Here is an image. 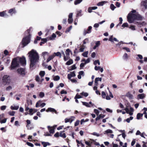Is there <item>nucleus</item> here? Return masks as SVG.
<instances>
[{
	"mask_svg": "<svg viewBox=\"0 0 147 147\" xmlns=\"http://www.w3.org/2000/svg\"><path fill=\"white\" fill-rule=\"evenodd\" d=\"M28 54L30 61V68H32L38 62L39 56L36 51L34 49H32Z\"/></svg>",
	"mask_w": 147,
	"mask_h": 147,
	"instance_id": "1",
	"label": "nucleus"
},
{
	"mask_svg": "<svg viewBox=\"0 0 147 147\" xmlns=\"http://www.w3.org/2000/svg\"><path fill=\"white\" fill-rule=\"evenodd\" d=\"M136 12L135 10H133L128 14L127 16V19L129 23H132L133 21L136 19L138 20H143V18L142 16L139 14H136L135 13H134Z\"/></svg>",
	"mask_w": 147,
	"mask_h": 147,
	"instance_id": "2",
	"label": "nucleus"
},
{
	"mask_svg": "<svg viewBox=\"0 0 147 147\" xmlns=\"http://www.w3.org/2000/svg\"><path fill=\"white\" fill-rule=\"evenodd\" d=\"M30 35H29L23 38L22 41V43L23 45V47H24L30 42Z\"/></svg>",
	"mask_w": 147,
	"mask_h": 147,
	"instance_id": "3",
	"label": "nucleus"
},
{
	"mask_svg": "<svg viewBox=\"0 0 147 147\" xmlns=\"http://www.w3.org/2000/svg\"><path fill=\"white\" fill-rule=\"evenodd\" d=\"M127 113L129 114L130 115L133 114L134 110L130 106H127L124 109Z\"/></svg>",
	"mask_w": 147,
	"mask_h": 147,
	"instance_id": "4",
	"label": "nucleus"
},
{
	"mask_svg": "<svg viewBox=\"0 0 147 147\" xmlns=\"http://www.w3.org/2000/svg\"><path fill=\"white\" fill-rule=\"evenodd\" d=\"M19 62L17 59V58L14 59L12 62L11 65V69L13 68H15L19 65Z\"/></svg>",
	"mask_w": 147,
	"mask_h": 147,
	"instance_id": "5",
	"label": "nucleus"
},
{
	"mask_svg": "<svg viewBox=\"0 0 147 147\" xmlns=\"http://www.w3.org/2000/svg\"><path fill=\"white\" fill-rule=\"evenodd\" d=\"M17 59L19 62L23 66H25L26 64V58L24 57H22V58L17 57Z\"/></svg>",
	"mask_w": 147,
	"mask_h": 147,
	"instance_id": "6",
	"label": "nucleus"
},
{
	"mask_svg": "<svg viewBox=\"0 0 147 147\" xmlns=\"http://www.w3.org/2000/svg\"><path fill=\"white\" fill-rule=\"evenodd\" d=\"M3 81L5 83H9L10 81V77L7 75H5L3 79Z\"/></svg>",
	"mask_w": 147,
	"mask_h": 147,
	"instance_id": "7",
	"label": "nucleus"
},
{
	"mask_svg": "<svg viewBox=\"0 0 147 147\" xmlns=\"http://www.w3.org/2000/svg\"><path fill=\"white\" fill-rule=\"evenodd\" d=\"M17 71L18 74H20L21 75L24 76L25 74V71L24 69L22 68L18 69Z\"/></svg>",
	"mask_w": 147,
	"mask_h": 147,
	"instance_id": "8",
	"label": "nucleus"
},
{
	"mask_svg": "<svg viewBox=\"0 0 147 147\" xmlns=\"http://www.w3.org/2000/svg\"><path fill=\"white\" fill-rule=\"evenodd\" d=\"M92 28V26H89L87 30H86L85 29L84 30L83 32V35L85 36L87 34H89L91 32V30Z\"/></svg>",
	"mask_w": 147,
	"mask_h": 147,
	"instance_id": "9",
	"label": "nucleus"
},
{
	"mask_svg": "<svg viewBox=\"0 0 147 147\" xmlns=\"http://www.w3.org/2000/svg\"><path fill=\"white\" fill-rule=\"evenodd\" d=\"M56 127V126H54L53 127H50L49 126H48V128L50 134H53L54 133V129Z\"/></svg>",
	"mask_w": 147,
	"mask_h": 147,
	"instance_id": "10",
	"label": "nucleus"
},
{
	"mask_svg": "<svg viewBox=\"0 0 147 147\" xmlns=\"http://www.w3.org/2000/svg\"><path fill=\"white\" fill-rule=\"evenodd\" d=\"M146 96V94L144 93L139 94L137 95V99H142Z\"/></svg>",
	"mask_w": 147,
	"mask_h": 147,
	"instance_id": "11",
	"label": "nucleus"
},
{
	"mask_svg": "<svg viewBox=\"0 0 147 147\" xmlns=\"http://www.w3.org/2000/svg\"><path fill=\"white\" fill-rule=\"evenodd\" d=\"M47 112H55V113L57 114V112L56 110L54 108H49L46 111Z\"/></svg>",
	"mask_w": 147,
	"mask_h": 147,
	"instance_id": "12",
	"label": "nucleus"
},
{
	"mask_svg": "<svg viewBox=\"0 0 147 147\" xmlns=\"http://www.w3.org/2000/svg\"><path fill=\"white\" fill-rule=\"evenodd\" d=\"M76 76V74L74 72H71L70 74H69L67 75V77L70 80L71 78L73 77H75Z\"/></svg>",
	"mask_w": 147,
	"mask_h": 147,
	"instance_id": "13",
	"label": "nucleus"
},
{
	"mask_svg": "<svg viewBox=\"0 0 147 147\" xmlns=\"http://www.w3.org/2000/svg\"><path fill=\"white\" fill-rule=\"evenodd\" d=\"M102 81V78H96L95 79L94 81L95 85L97 86H98V81H100L101 82Z\"/></svg>",
	"mask_w": 147,
	"mask_h": 147,
	"instance_id": "14",
	"label": "nucleus"
},
{
	"mask_svg": "<svg viewBox=\"0 0 147 147\" xmlns=\"http://www.w3.org/2000/svg\"><path fill=\"white\" fill-rule=\"evenodd\" d=\"M113 133V131L110 129H108L103 132L104 134H112Z\"/></svg>",
	"mask_w": 147,
	"mask_h": 147,
	"instance_id": "15",
	"label": "nucleus"
},
{
	"mask_svg": "<svg viewBox=\"0 0 147 147\" xmlns=\"http://www.w3.org/2000/svg\"><path fill=\"white\" fill-rule=\"evenodd\" d=\"M16 12V11L15 8L10 9L8 11V13H10L11 15H12L13 13H15Z\"/></svg>",
	"mask_w": 147,
	"mask_h": 147,
	"instance_id": "16",
	"label": "nucleus"
},
{
	"mask_svg": "<svg viewBox=\"0 0 147 147\" xmlns=\"http://www.w3.org/2000/svg\"><path fill=\"white\" fill-rule=\"evenodd\" d=\"M107 3V2L106 1H102L98 3L97 5L98 6H103L105 4Z\"/></svg>",
	"mask_w": 147,
	"mask_h": 147,
	"instance_id": "17",
	"label": "nucleus"
},
{
	"mask_svg": "<svg viewBox=\"0 0 147 147\" xmlns=\"http://www.w3.org/2000/svg\"><path fill=\"white\" fill-rule=\"evenodd\" d=\"M55 57V55L53 54V55L50 56L47 59V61L49 62L51 59H53Z\"/></svg>",
	"mask_w": 147,
	"mask_h": 147,
	"instance_id": "18",
	"label": "nucleus"
},
{
	"mask_svg": "<svg viewBox=\"0 0 147 147\" xmlns=\"http://www.w3.org/2000/svg\"><path fill=\"white\" fill-rule=\"evenodd\" d=\"M147 3V0L142 1L141 3V5L143 6L145 8H146L147 7V6L146 5V3Z\"/></svg>",
	"mask_w": 147,
	"mask_h": 147,
	"instance_id": "19",
	"label": "nucleus"
},
{
	"mask_svg": "<svg viewBox=\"0 0 147 147\" xmlns=\"http://www.w3.org/2000/svg\"><path fill=\"white\" fill-rule=\"evenodd\" d=\"M42 144L43 145L44 147H46L47 146H49L50 145L49 142H42Z\"/></svg>",
	"mask_w": 147,
	"mask_h": 147,
	"instance_id": "20",
	"label": "nucleus"
},
{
	"mask_svg": "<svg viewBox=\"0 0 147 147\" xmlns=\"http://www.w3.org/2000/svg\"><path fill=\"white\" fill-rule=\"evenodd\" d=\"M126 96L128 97L130 99H132L133 98V95L130 94L129 92L127 93L126 94Z\"/></svg>",
	"mask_w": 147,
	"mask_h": 147,
	"instance_id": "21",
	"label": "nucleus"
},
{
	"mask_svg": "<svg viewBox=\"0 0 147 147\" xmlns=\"http://www.w3.org/2000/svg\"><path fill=\"white\" fill-rule=\"evenodd\" d=\"M47 39L46 38H42L41 39V42L40 43V45L41 46L43 44L47 42Z\"/></svg>",
	"mask_w": 147,
	"mask_h": 147,
	"instance_id": "22",
	"label": "nucleus"
},
{
	"mask_svg": "<svg viewBox=\"0 0 147 147\" xmlns=\"http://www.w3.org/2000/svg\"><path fill=\"white\" fill-rule=\"evenodd\" d=\"M19 107L18 106H11V109L12 110H17L19 108Z\"/></svg>",
	"mask_w": 147,
	"mask_h": 147,
	"instance_id": "23",
	"label": "nucleus"
},
{
	"mask_svg": "<svg viewBox=\"0 0 147 147\" xmlns=\"http://www.w3.org/2000/svg\"><path fill=\"white\" fill-rule=\"evenodd\" d=\"M144 112L143 114L145 115V117L147 119V108H144L143 109Z\"/></svg>",
	"mask_w": 147,
	"mask_h": 147,
	"instance_id": "24",
	"label": "nucleus"
},
{
	"mask_svg": "<svg viewBox=\"0 0 147 147\" xmlns=\"http://www.w3.org/2000/svg\"><path fill=\"white\" fill-rule=\"evenodd\" d=\"M143 116V114L138 113L137 115V119H139L140 118Z\"/></svg>",
	"mask_w": 147,
	"mask_h": 147,
	"instance_id": "25",
	"label": "nucleus"
},
{
	"mask_svg": "<svg viewBox=\"0 0 147 147\" xmlns=\"http://www.w3.org/2000/svg\"><path fill=\"white\" fill-rule=\"evenodd\" d=\"M54 54L55 55V56H59L60 58H61V54L60 52H58L57 53H54Z\"/></svg>",
	"mask_w": 147,
	"mask_h": 147,
	"instance_id": "26",
	"label": "nucleus"
},
{
	"mask_svg": "<svg viewBox=\"0 0 147 147\" xmlns=\"http://www.w3.org/2000/svg\"><path fill=\"white\" fill-rule=\"evenodd\" d=\"M82 103L83 105L86 106L87 107H91V105L87 102H82Z\"/></svg>",
	"mask_w": 147,
	"mask_h": 147,
	"instance_id": "27",
	"label": "nucleus"
},
{
	"mask_svg": "<svg viewBox=\"0 0 147 147\" xmlns=\"http://www.w3.org/2000/svg\"><path fill=\"white\" fill-rule=\"evenodd\" d=\"M82 1V0H76L74 2L75 5H77L81 3Z\"/></svg>",
	"mask_w": 147,
	"mask_h": 147,
	"instance_id": "28",
	"label": "nucleus"
},
{
	"mask_svg": "<svg viewBox=\"0 0 147 147\" xmlns=\"http://www.w3.org/2000/svg\"><path fill=\"white\" fill-rule=\"evenodd\" d=\"M59 136L63 138H65L66 137L65 134L63 132H61L60 133Z\"/></svg>",
	"mask_w": 147,
	"mask_h": 147,
	"instance_id": "29",
	"label": "nucleus"
},
{
	"mask_svg": "<svg viewBox=\"0 0 147 147\" xmlns=\"http://www.w3.org/2000/svg\"><path fill=\"white\" fill-rule=\"evenodd\" d=\"M53 80L54 81H56L60 79V77L58 76H55L53 77Z\"/></svg>",
	"mask_w": 147,
	"mask_h": 147,
	"instance_id": "30",
	"label": "nucleus"
},
{
	"mask_svg": "<svg viewBox=\"0 0 147 147\" xmlns=\"http://www.w3.org/2000/svg\"><path fill=\"white\" fill-rule=\"evenodd\" d=\"M45 75V72L44 71H41L39 73V75L41 78L43 77Z\"/></svg>",
	"mask_w": 147,
	"mask_h": 147,
	"instance_id": "31",
	"label": "nucleus"
},
{
	"mask_svg": "<svg viewBox=\"0 0 147 147\" xmlns=\"http://www.w3.org/2000/svg\"><path fill=\"white\" fill-rule=\"evenodd\" d=\"M123 59L125 60H127L128 58V55L126 53H125L123 57Z\"/></svg>",
	"mask_w": 147,
	"mask_h": 147,
	"instance_id": "32",
	"label": "nucleus"
},
{
	"mask_svg": "<svg viewBox=\"0 0 147 147\" xmlns=\"http://www.w3.org/2000/svg\"><path fill=\"white\" fill-rule=\"evenodd\" d=\"M73 63V61L71 59L69 60L66 63V64L67 65H69Z\"/></svg>",
	"mask_w": 147,
	"mask_h": 147,
	"instance_id": "33",
	"label": "nucleus"
},
{
	"mask_svg": "<svg viewBox=\"0 0 147 147\" xmlns=\"http://www.w3.org/2000/svg\"><path fill=\"white\" fill-rule=\"evenodd\" d=\"M63 54L64 55V60L65 61H66L69 59V57L67 56H65L64 52H63Z\"/></svg>",
	"mask_w": 147,
	"mask_h": 147,
	"instance_id": "34",
	"label": "nucleus"
},
{
	"mask_svg": "<svg viewBox=\"0 0 147 147\" xmlns=\"http://www.w3.org/2000/svg\"><path fill=\"white\" fill-rule=\"evenodd\" d=\"M88 53V51L85 52L82 54V55L85 57H87Z\"/></svg>",
	"mask_w": 147,
	"mask_h": 147,
	"instance_id": "35",
	"label": "nucleus"
},
{
	"mask_svg": "<svg viewBox=\"0 0 147 147\" xmlns=\"http://www.w3.org/2000/svg\"><path fill=\"white\" fill-rule=\"evenodd\" d=\"M82 12V11L81 10H80L78 11L77 13V14L76 16H82V15L81 14Z\"/></svg>",
	"mask_w": 147,
	"mask_h": 147,
	"instance_id": "36",
	"label": "nucleus"
},
{
	"mask_svg": "<svg viewBox=\"0 0 147 147\" xmlns=\"http://www.w3.org/2000/svg\"><path fill=\"white\" fill-rule=\"evenodd\" d=\"M133 117H130L129 118L127 119H126V121L128 123H129L130 122L131 120H132L133 119Z\"/></svg>",
	"mask_w": 147,
	"mask_h": 147,
	"instance_id": "37",
	"label": "nucleus"
},
{
	"mask_svg": "<svg viewBox=\"0 0 147 147\" xmlns=\"http://www.w3.org/2000/svg\"><path fill=\"white\" fill-rule=\"evenodd\" d=\"M42 102V101L40 100L38 101L36 103V107H38L39 106V105Z\"/></svg>",
	"mask_w": 147,
	"mask_h": 147,
	"instance_id": "38",
	"label": "nucleus"
},
{
	"mask_svg": "<svg viewBox=\"0 0 147 147\" xmlns=\"http://www.w3.org/2000/svg\"><path fill=\"white\" fill-rule=\"evenodd\" d=\"M97 64H98V65H100V63L99 61L98 60L95 61L94 62V65H96Z\"/></svg>",
	"mask_w": 147,
	"mask_h": 147,
	"instance_id": "39",
	"label": "nucleus"
},
{
	"mask_svg": "<svg viewBox=\"0 0 147 147\" xmlns=\"http://www.w3.org/2000/svg\"><path fill=\"white\" fill-rule=\"evenodd\" d=\"M15 113V112L13 111H9L8 112V114L11 116H14Z\"/></svg>",
	"mask_w": 147,
	"mask_h": 147,
	"instance_id": "40",
	"label": "nucleus"
},
{
	"mask_svg": "<svg viewBox=\"0 0 147 147\" xmlns=\"http://www.w3.org/2000/svg\"><path fill=\"white\" fill-rule=\"evenodd\" d=\"M45 96V94L43 92H41L39 94V96L40 98H43Z\"/></svg>",
	"mask_w": 147,
	"mask_h": 147,
	"instance_id": "41",
	"label": "nucleus"
},
{
	"mask_svg": "<svg viewBox=\"0 0 147 147\" xmlns=\"http://www.w3.org/2000/svg\"><path fill=\"white\" fill-rule=\"evenodd\" d=\"M6 13L5 11H3L0 13V16L1 17H3L4 16Z\"/></svg>",
	"mask_w": 147,
	"mask_h": 147,
	"instance_id": "42",
	"label": "nucleus"
},
{
	"mask_svg": "<svg viewBox=\"0 0 147 147\" xmlns=\"http://www.w3.org/2000/svg\"><path fill=\"white\" fill-rule=\"evenodd\" d=\"M94 112L95 113L96 115L98 116L99 113V111L96 109H94Z\"/></svg>",
	"mask_w": 147,
	"mask_h": 147,
	"instance_id": "43",
	"label": "nucleus"
},
{
	"mask_svg": "<svg viewBox=\"0 0 147 147\" xmlns=\"http://www.w3.org/2000/svg\"><path fill=\"white\" fill-rule=\"evenodd\" d=\"M110 7L112 10H114L116 8V7L113 4H111L110 5Z\"/></svg>",
	"mask_w": 147,
	"mask_h": 147,
	"instance_id": "44",
	"label": "nucleus"
},
{
	"mask_svg": "<svg viewBox=\"0 0 147 147\" xmlns=\"http://www.w3.org/2000/svg\"><path fill=\"white\" fill-rule=\"evenodd\" d=\"M81 94L85 96V97H87V96L88 94L87 92H82L80 94Z\"/></svg>",
	"mask_w": 147,
	"mask_h": 147,
	"instance_id": "45",
	"label": "nucleus"
},
{
	"mask_svg": "<svg viewBox=\"0 0 147 147\" xmlns=\"http://www.w3.org/2000/svg\"><path fill=\"white\" fill-rule=\"evenodd\" d=\"M70 52V50L69 49H67L66 50V56H69Z\"/></svg>",
	"mask_w": 147,
	"mask_h": 147,
	"instance_id": "46",
	"label": "nucleus"
},
{
	"mask_svg": "<svg viewBox=\"0 0 147 147\" xmlns=\"http://www.w3.org/2000/svg\"><path fill=\"white\" fill-rule=\"evenodd\" d=\"M44 136H52V135L50 133H49L48 132H46L44 134Z\"/></svg>",
	"mask_w": 147,
	"mask_h": 147,
	"instance_id": "47",
	"label": "nucleus"
},
{
	"mask_svg": "<svg viewBox=\"0 0 147 147\" xmlns=\"http://www.w3.org/2000/svg\"><path fill=\"white\" fill-rule=\"evenodd\" d=\"M89 42V39L88 38H86L83 41V44H85L87 43H88Z\"/></svg>",
	"mask_w": 147,
	"mask_h": 147,
	"instance_id": "48",
	"label": "nucleus"
},
{
	"mask_svg": "<svg viewBox=\"0 0 147 147\" xmlns=\"http://www.w3.org/2000/svg\"><path fill=\"white\" fill-rule=\"evenodd\" d=\"M106 96V94L105 92L104 91L102 92V96L103 98H105Z\"/></svg>",
	"mask_w": 147,
	"mask_h": 147,
	"instance_id": "49",
	"label": "nucleus"
},
{
	"mask_svg": "<svg viewBox=\"0 0 147 147\" xmlns=\"http://www.w3.org/2000/svg\"><path fill=\"white\" fill-rule=\"evenodd\" d=\"M80 121L79 120H77L76 122L75 123L74 125L75 126H78L79 124Z\"/></svg>",
	"mask_w": 147,
	"mask_h": 147,
	"instance_id": "50",
	"label": "nucleus"
},
{
	"mask_svg": "<svg viewBox=\"0 0 147 147\" xmlns=\"http://www.w3.org/2000/svg\"><path fill=\"white\" fill-rule=\"evenodd\" d=\"M68 23L69 24L71 23L73 21V19H72V18H68Z\"/></svg>",
	"mask_w": 147,
	"mask_h": 147,
	"instance_id": "51",
	"label": "nucleus"
},
{
	"mask_svg": "<svg viewBox=\"0 0 147 147\" xmlns=\"http://www.w3.org/2000/svg\"><path fill=\"white\" fill-rule=\"evenodd\" d=\"M33 111V109H30L29 110V114L30 115H32L33 114V113H32V112Z\"/></svg>",
	"mask_w": 147,
	"mask_h": 147,
	"instance_id": "52",
	"label": "nucleus"
},
{
	"mask_svg": "<svg viewBox=\"0 0 147 147\" xmlns=\"http://www.w3.org/2000/svg\"><path fill=\"white\" fill-rule=\"evenodd\" d=\"M49 54V53L47 52H44L42 53V56L44 57L46 55H48Z\"/></svg>",
	"mask_w": 147,
	"mask_h": 147,
	"instance_id": "53",
	"label": "nucleus"
},
{
	"mask_svg": "<svg viewBox=\"0 0 147 147\" xmlns=\"http://www.w3.org/2000/svg\"><path fill=\"white\" fill-rule=\"evenodd\" d=\"M27 144L28 146L32 147H33L34 146V145L32 144L30 142H27Z\"/></svg>",
	"mask_w": 147,
	"mask_h": 147,
	"instance_id": "54",
	"label": "nucleus"
},
{
	"mask_svg": "<svg viewBox=\"0 0 147 147\" xmlns=\"http://www.w3.org/2000/svg\"><path fill=\"white\" fill-rule=\"evenodd\" d=\"M128 24L127 23H123L122 25V27L124 28L125 27H127L128 26Z\"/></svg>",
	"mask_w": 147,
	"mask_h": 147,
	"instance_id": "55",
	"label": "nucleus"
},
{
	"mask_svg": "<svg viewBox=\"0 0 147 147\" xmlns=\"http://www.w3.org/2000/svg\"><path fill=\"white\" fill-rule=\"evenodd\" d=\"M92 134L93 135L96 136L98 137L100 135L96 132H94Z\"/></svg>",
	"mask_w": 147,
	"mask_h": 147,
	"instance_id": "56",
	"label": "nucleus"
},
{
	"mask_svg": "<svg viewBox=\"0 0 147 147\" xmlns=\"http://www.w3.org/2000/svg\"><path fill=\"white\" fill-rule=\"evenodd\" d=\"M109 41H111L112 42H113V35H111L110 36V37L109 39Z\"/></svg>",
	"mask_w": 147,
	"mask_h": 147,
	"instance_id": "57",
	"label": "nucleus"
},
{
	"mask_svg": "<svg viewBox=\"0 0 147 147\" xmlns=\"http://www.w3.org/2000/svg\"><path fill=\"white\" fill-rule=\"evenodd\" d=\"M82 97L80 95H78V94H77L76 96H75V99H76V98H82Z\"/></svg>",
	"mask_w": 147,
	"mask_h": 147,
	"instance_id": "58",
	"label": "nucleus"
},
{
	"mask_svg": "<svg viewBox=\"0 0 147 147\" xmlns=\"http://www.w3.org/2000/svg\"><path fill=\"white\" fill-rule=\"evenodd\" d=\"M6 108V106H2L1 107V109L2 110H5Z\"/></svg>",
	"mask_w": 147,
	"mask_h": 147,
	"instance_id": "59",
	"label": "nucleus"
},
{
	"mask_svg": "<svg viewBox=\"0 0 147 147\" xmlns=\"http://www.w3.org/2000/svg\"><path fill=\"white\" fill-rule=\"evenodd\" d=\"M129 28L133 30H136L135 26H131L129 27Z\"/></svg>",
	"mask_w": 147,
	"mask_h": 147,
	"instance_id": "60",
	"label": "nucleus"
},
{
	"mask_svg": "<svg viewBox=\"0 0 147 147\" xmlns=\"http://www.w3.org/2000/svg\"><path fill=\"white\" fill-rule=\"evenodd\" d=\"M15 125L16 126H20L19 121H16L15 122Z\"/></svg>",
	"mask_w": 147,
	"mask_h": 147,
	"instance_id": "61",
	"label": "nucleus"
},
{
	"mask_svg": "<svg viewBox=\"0 0 147 147\" xmlns=\"http://www.w3.org/2000/svg\"><path fill=\"white\" fill-rule=\"evenodd\" d=\"M123 49L126 50L127 52H130V50L129 48L125 47L123 48Z\"/></svg>",
	"mask_w": 147,
	"mask_h": 147,
	"instance_id": "62",
	"label": "nucleus"
},
{
	"mask_svg": "<svg viewBox=\"0 0 147 147\" xmlns=\"http://www.w3.org/2000/svg\"><path fill=\"white\" fill-rule=\"evenodd\" d=\"M79 74L81 76H84V72L83 71H80L79 73Z\"/></svg>",
	"mask_w": 147,
	"mask_h": 147,
	"instance_id": "63",
	"label": "nucleus"
},
{
	"mask_svg": "<svg viewBox=\"0 0 147 147\" xmlns=\"http://www.w3.org/2000/svg\"><path fill=\"white\" fill-rule=\"evenodd\" d=\"M92 10L91 7H90L88 8V12L90 13L92 12Z\"/></svg>",
	"mask_w": 147,
	"mask_h": 147,
	"instance_id": "64",
	"label": "nucleus"
}]
</instances>
